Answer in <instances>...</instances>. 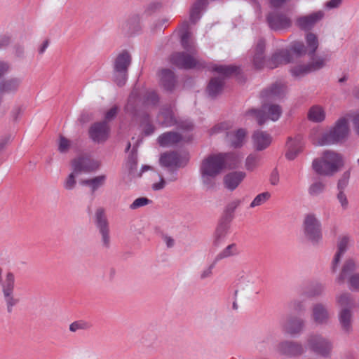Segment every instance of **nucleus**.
<instances>
[{"instance_id":"f257e3e1","label":"nucleus","mask_w":359,"mask_h":359,"mask_svg":"<svg viewBox=\"0 0 359 359\" xmlns=\"http://www.w3.org/2000/svg\"><path fill=\"white\" fill-rule=\"evenodd\" d=\"M287 86L282 81H276L261 93L262 106L260 110L252 109L246 112V116H253L259 125L264 124L267 120L276 121L282 114L281 107L274 103L285 94Z\"/></svg>"},{"instance_id":"f03ea898","label":"nucleus","mask_w":359,"mask_h":359,"mask_svg":"<svg viewBox=\"0 0 359 359\" xmlns=\"http://www.w3.org/2000/svg\"><path fill=\"white\" fill-rule=\"evenodd\" d=\"M350 114L339 117L325 133H323L318 138L315 137L316 133L318 129H314L312 131L311 137L315 143L319 146L337 144L344 142L350 135V128L348 118Z\"/></svg>"},{"instance_id":"7ed1b4c3","label":"nucleus","mask_w":359,"mask_h":359,"mask_svg":"<svg viewBox=\"0 0 359 359\" xmlns=\"http://www.w3.org/2000/svg\"><path fill=\"white\" fill-rule=\"evenodd\" d=\"M224 170L223 162L218 154H210L204 158L200 164L201 180L205 189H212L216 187L217 178Z\"/></svg>"},{"instance_id":"20e7f679","label":"nucleus","mask_w":359,"mask_h":359,"mask_svg":"<svg viewBox=\"0 0 359 359\" xmlns=\"http://www.w3.org/2000/svg\"><path fill=\"white\" fill-rule=\"evenodd\" d=\"M344 165L342 156L332 150L323 152L320 158L313 162L314 170L319 175L332 176L338 172Z\"/></svg>"},{"instance_id":"39448f33","label":"nucleus","mask_w":359,"mask_h":359,"mask_svg":"<svg viewBox=\"0 0 359 359\" xmlns=\"http://www.w3.org/2000/svg\"><path fill=\"white\" fill-rule=\"evenodd\" d=\"M3 269L0 267V288L2 297L6 306V310L11 313L14 306L19 303V299L15 295V276L12 272H7L2 276Z\"/></svg>"},{"instance_id":"423d86ee","label":"nucleus","mask_w":359,"mask_h":359,"mask_svg":"<svg viewBox=\"0 0 359 359\" xmlns=\"http://www.w3.org/2000/svg\"><path fill=\"white\" fill-rule=\"evenodd\" d=\"M303 230L305 238L313 246H319L323 243L321 222L315 215H306L303 222Z\"/></svg>"},{"instance_id":"0eeeda50","label":"nucleus","mask_w":359,"mask_h":359,"mask_svg":"<svg viewBox=\"0 0 359 359\" xmlns=\"http://www.w3.org/2000/svg\"><path fill=\"white\" fill-rule=\"evenodd\" d=\"M213 70L221 74L218 77H213L209 82L207 87V91L210 96L215 97L219 94L224 86V77L229 76L233 74H236L239 72V69L236 66L232 65H219L215 66Z\"/></svg>"},{"instance_id":"6e6552de","label":"nucleus","mask_w":359,"mask_h":359,"mask_svg":"<svg viewBox=\"0 0 359 359\" xmlns=\"http://www.w3.org/2000/svg\"><path fill=\"white\" fill-rule=\"evenodd\" d=\"M170 62L176 67L184 69L203 67V63L196 55V53H191L186 51L175 53L170 56Z\"/></svg>"},{"instance_id":"1a4fd4ad","label":"nucleus","mask_w":359,"mask_h":359,"mask_svg":"<svg viewBox=\"0 0 359 359\" xmlns=\"http://www.w3.org/2000/svg\"><path fill=\"white\" fill-rule=\"evenodd\" d=\"M306 344L309 349L324 357L330 356L333 348L332 342L318 334H310L306 339Z\"/></svg>"},{"instance_id":"9d476101","label":"nucleus","mask_w":359,"mask_h":359,"mask_svg":"<svg viewBox=\"0 0 359 359\" xmlns=\"http://www.w3.org/2000/svg\"><path fill=\"white\" fill-rule=\"evenodd\" d=\"M356 269V264L352 259H348L343 265L341 271L336 278V282L341 285L348 280L349 287L352 290H359V273L353 274Z\"/></svg>"},{"instance_id":"9b49d317","label":"nucleus","mask_w":359,"mask_h":359,"mask_svg":"<svg viewBox=\"0 0 359 359\" xmlns=\"http://www.w3.org/2000/svg\"><path fill=\"white\" fill-rule=\"evenodd\" d=\"M131 58L127 52H123L117 55L114 65V79L116 84L122 86L127 79V71L130 64Z\"/></svg>"},{"instance_id":"f8f14e48","label":"nucleus","mask_w":359,"mask_h":359,"mask_svg":"<svg viewBox=\"0 0 359 359\" xmlns=\"http://www.w3.org/2000/svg\"><path fill=\"white\" fill-rule=\"evenodd\" d=\"M95 217L96 227L101 235L102 245L104 248L107 249L110 247L109 226L104 209H97Z\"/></svg>"},{"instance_id":"ddd939ff","label":"nucleus","mask_w":359,"mask_h":359,"mask_svg":"<svg viewBox=\"0 0 359 359\" xmlns=\"http://www.w3.org/2000/svg\"><path fill=\"white\" fill-rule=\"evenodd\" d=\"M101 163L88 156H79L73 159L71 162L72 169L74 173L80 175L81 172H90L97 170L100 167Z\"/></svg>"},{"instance_id":"4468645a","label":"nucleus","mask_w":359,"mask_h":359,"mask_svg":"<svg viewBox=\"0 0 359 359\" xmlns=\"http://www.w3.org/2000/svg\"><path fill=\"white\" fill-rule=\"evenodd\" d=\"M269 27L274 31H280L290 28L292 26V20L285 13L280 12H271L266 16Z\"/></svg>"},{"instance_id":"2eb2a0df","label":"nucleus","mask_w":359,"mask_h":359,"mask_svg":"<svg viewBox=\"0 0 359 359\" xmlns=\"http://www.w3.org/2000/svg\"><path fill=\"white\" fill-rule=\"evenodd\" d=\"M188 161L189 158L186 155L182 156L175 151L163 153L159 160L161 165L167 168L184 167L187 165Z\"/></svg>"},{"instance_id":"dca6fc26","label":"nucleus","mask_w":359,"mask_h":359,"mask_svg":"<svg viewBox=\"0 0 359 359\" xmlns=\"http://www.w3.org/2000/svg\"><path fill=\"white\" fill-rule=\"evenodd\" d=\"M110 128L105 121L97 122L89 128V135L91 140L97 143L105 142L109 136Z\"/></svg>"},{"instance_id":"f3484780","label":"nucleus","mask_w":359,"mask_h":359,"mask_svg":"<svg viewBox=\"0 0 359 359\" xmlns=\"http://www.w3.org/2000/svg\"><path fill=\"white\" fill-rule=\"evenodd\" d=\"M330 318V313L326 304L318 302L311 308V319L318 325H327Z\"/></svg>"},{"instance_id":"a211bd4d","label":"nucleus","mask_w":359,"mask_h":359,"mask_svg":"<svg viewBox=\"0 0 359 359\" xmlns=\"http://www.w3.org/2000/svg\"><path fill=\"white\" fill-rule=\"evenodd\" d=\"M247 135L246 129L238 128L233 131L226 132V140L231 147L241 148L246 142Z\"/></svg>"},{"instance_id":"6ab92c4d","label":"nucleus","mask_w":359,"mask_h":359,"mask_svg":"<svg viewBox=\"0 0 359 359\" xmlns=\"http://www.w3.org/2000/svg\"><path fill=\"white\" fill-rule=\"evenodd\" d=\"M277 350L280 353L287 356H297L304 352L302 344L290 341L280 343L277 346Z\"/></svg>"},{"instance_id":"aec40b11","label":"nucleus","mask_w":359,"mask_h":359,"mask_svg":"<svg viewBox=\"0 0 359 359\" xmlns=\"http://www.w3.org/2000/svg\"><path fill=\"white\" fill-rule=\"evenodd\" d=\"M323 15V12L319 11L307 15L301 16L297 19L296 25L302 29L309 30L320 21Z\"/></svg>"},{"instance_id":"412c9836","label":"nucleus","mask_w":359,"mask_h":359,"mask_svg":"<svg viewBox=\"0 0 359 359\" xmlns=\"http://www.w3.org/2000/svg\"><path fill=\"white\" fill-rule=\"evenodd\" d=\"M246 176L245 172L242 171H233L227 173L224 176L223 184L229 191L235 190Z\"/></svg>"},{"instance_id":"4be33fe9","label":"nucleus","mask_w":359,"mask_h":359,"mask_svg":"<svg viewBox=\"0 0 359 359\" xmlns=\"http://www.w3.org/2000/svg\"><path fill=\"white\" fill-rule=\"evenodd\" d=\"M281 326L289 334H297L303 330L304 321L297 317H287L281 321Z\"/></svg>"},{"instance_id":"5701e85b","label":"nucleus","mask_w":359,"mask_h":359,"mask_svg":"<svg viewBox=\"0 0 359 359\" xmlns=\"http://www.w3.org/2000/svg\"><path fill=\"white\" fill-rule=\"evenodd\" d=\"M252 141L255 150L262 151L271 143V137L267 133L258 130L252 134Z\"/></svg>"},{"instance_id":"b1692460","label":"nucleus","mask_w":359,"mask_h":359,"mask_svg":"<svg viewBox=\"0 0 359 359\" xmlns=\"http://www.w3.org/2000/svg\"><path fill=\"white\" fill-rule=\"evenodd\" d=\"M292 61L291 55L287 50H279L273 53L267 63L270 69H274L279 65L287 64Z\"/></svg>"},{"instance_id":"393cba45","label":"nucleus","mask_w":359,"mask_h":359,"mask_svg":"<svg viewBox=\"0 0 359 359\" xmlns=\"http://www.w3.org/2000/svg\"><path fill=\"white\" fill-rule=\"evenodd\" d=\"M304 143L300 137H297L294 139L290 138L287 142V151L285 156L289 160L294 159L302 151Z\"/></svg>"},{"instance_id":"a878e982","label":"nucleus","mask_w":359,"mask_h":359,"mask_svg":"<svg viewBox=\"0 0 359 359\" xmlns=\"http://www.w3.org/2000/svg\"><path fill=\"white\" fill-rule=\"evenodd\" d=\"M22 83L20 77H11L0 82V95L15 93Z\"/></svg>"},{"instance_id":"bb28decb","label":"nucleus","mask_w":359,"mask_h":359,"mask_svg":"<svg viewBox=\"0 0 359 359\" xmlns=\"http://www.w3.org/2000/svg\"><path fill=\"white\" fill-rule=\"evenodd\" d=\"M240 289L243 291H250L255 285V278L250 271H241L238 274Z\"/></svg>"},{"instance_id":"cd10ccee","label":"nucleus","mask_w":359,"mask_h":359,"mask_svg":"<svg viewBox=\"0 0 359 359\" xmlns=\"http://www.w3.org/2000/svg\"><path fill=\"white\" fill-rule=\"evenodd\" d=\"M265 42L264 40H259L255 47V54L252 58V63L254 67L257 69H261L264 67L265 64L264 56Z\"/></svg>"},{"instance_id":"c85d7f7f","label":"nucleus","mask_w":359,"mask_h":359,"mask_svg":"<svg viewBox=\"0 0 359 359\" xmlns=\"http://www.w3.org/2000/svg\"><path fill=\"white\" fill-rule=\"evenodd\" d=\"M339 320L342 330L349 333L352 330L353 310L341 309L339 313Z\"/></svg>"},{"instance_id":"c756f323","label":"nucleus","mask_w":359,"mask_h":359,"mask_svg":"<svg viewBox=\"0 0 359 359\" xmlns=\"http://www.w3.org/2000/svg\"><path fill=\"white\" fill-rule=\"evenodd\" d=\"M182 140V136L175 132L163 133L158 138V142L161 147L172 146Z\"/></svg>"},{"instance_id":"7c9ffc66","label":"nucleus","mask_w":359,"mask_h":359,"mask_svg":"<svg viewBox=\"0 0 359 359\" xmlns=\"http://www.w3.org/2000/svg\"><path fill=\"white\" fill-rule=\"evenodd\" d=\"M307 118L310 121L321 123L325 120L326 113L325 109L320 105H313L309 108Z\"/></svg>"},{"instance_id":"2f4dec72","label":"nucleus","mask_w":359,"mask_h":359,"mask_svg":"<svg viewBox=\"0 0 359 359\" xmlns=\"http://www.w3.org/2000/svg\"><path fill=\"white\" fill-rule=\"evenodd\" d=\"M218 156H221L224 170L227 168L230 169L235 168L240 163V158L235 153H219Z\"/></svg>"},{"instance_id":"473e14b6","label":"nucleus","mask_w":359,"mask_h":359,"mask_svg":"<svg viewBox=\"0 0 359 359\" xmlns=\"http://www.w3.org/2000/svg\"><path fill=\"white\" fill-rule=\"evenodd\" d=\"M158 121L161 125L166 127L175 125L176 121L172 109L170 107L163 109L158 116Z\"/></svg>"},{"instance_id":"72a5a7b5","label":"nucleus","mask_w":359,"mask_h":359,"mask_svg":"<svg viewBox=\"0 0 359 359\" xmlns=\"http://www.w3.org/2000/svg\"><path fill=\"white\" fill-rule=\"evenodd\" d=\"M161 82L165 89L172 90L175 84L173 72L170 69H163L161 72Z\"/></svg>"},{"instance_id":"f704fd0d","label":"nucleus","mask_w":359,"mask_h":359,"mask_svg":"<svg viewBox=\"0 0 359 359\" xmlns=\"http://www.w3.org/2000/svg\"><path fill=\"white\" fill-rule=\"evenodd\" d=\"M106 181V175H102L95 177L83 180L80 182L81 184L88 186L90 188L92 193L102 187Z\"/></svg>"},{"instance_id":"c9c22d12","label":"nucleus","mask_w":359,"mask_h":359,"mask_svg":"<svg viewBox=\"0 0 359 359\" xmlns=\"http://www.w3.org/2000/svg\"><path fill=\"white\" fill-rule=\"evenodd\" d=\"M229 229V224L227 222H222L217 226L215 236H214V244L215 245H219L226 238Z\"/></svg>"},{"instance_id":"e433bc0d","label":"nucleus","mask_w":359,"mask_h":359,"mask_svg":"<svg viewBox=\"0 0 359 359\" xmlns=\"http://www.w3.org/2000/svg\"><path fill=\"white\" fill-rule=\"evenodd\" d=\"M207 0H197L194 3L190 11V20L196 23L201 17V11L207 6Z\"/></svg>"},{"instance_id":"4c0bfd02","label":"nucleus","mask_w":359,"mask_h":359,"mask_svg":"<svg viewBox=\"0 0 359 359\" xmlns=\"http://www.w3.org/2000/svg\"><path fill=\"white\" fill-rule=\"evenodd\" d=\"M337 303L341 309L353 310L355 306V302L349 293L344 292L337 297Z\"/></svg>"},{"instance_id":"58836bf2","label":"nucleus","mask_w":359,"mask_h":359,"mask_svg":"<svg viewBox=\"0 0 359 359\" xmlns=\"http://www.w3.org/2000/svg\"><path fill=\"white\" fill-rule=\"evenodd\" d=\"M181 45L186 52L196 53V46L191 37V34L186 31L181 36Z\"/></svg>"},{"instance_id":"ea45409f","label":"nucleus","mask_w":359,"mask_h":359,"mask_svg":"<svg viewBox=\"0 0 359 359\" xmlns=\"http://www.w3.org/2000/svg\"><path fill=\"white\" fill-rule=\"evenodd\" d=\"M307 54L313 55L319 46L318 36L311 32H309L306 36Z\"/></svg>"},{"instance_id":"a19ab883","label":"nucleus","mask_w":359,"mask_h":359,"mask_svg":"<svg viewBox=\"0 0 359 359\" xmlns=\"http://www.w3.org/2000/svg\"><path fill=\"white\" fill-rule=\"evenodd\" d=\"M261 157L257 154H250L245 160V168L248 171L255 170L259 165Z\"/></svg>"},{"instance_id":"79ce46f5","label":"nucleus","mask_w":359,"mask_h":359,"mask_svg":"<svg viewBox=\"0 0 359 359\" xmlns=\"http://www.w3.org/2000/svg\"><path fill=\"white\" fill-rule=\"evenodd\" d=\"M238 253L236 245L233 243L229 245L222 252H220L215 257V262H218L222 259L233 256Z\"/></svg>"},{"instance_id":"37998d69","label":"nucleus","mask_w":359,"mask_h":359,"mask_svg":"<svg viewBox=\"0 0 359 359\" xmlns=\"http://www.w3.org/2000/svg\"><path fill=\"white\" fill-rule=\"evenodd\" d=\"M140 93L137 89H134L129 95L126 109L128 111L133 112L135 110L137 103L139 102Z\"/></svg>"},{"instance_id":"c03bdc74","label":"nucleus","mask_w":359,"mask_h":359,"mask_svg":"<svg viewBox=\"0 0 359 359\" xmlns=\"http://www.w3.org/2000/svg\"><path fill=\"white\" fill-rule=\"evenodd\" d=\"M290 72L292 75L295 78H301L312 72L308 64L297 65L291 69Z\"/></svg>"},{"instance_id":"a18cd8bd","label":"nucleus","mask_w":359,"mask_h":359,"mask_svg":"<svg viewBox=\"0 0 359 359\" xmlns=\"http://www.w3.org/2000/svg\"><path fill=\"white\" fill-rule=\"evenodd\" d=\"M232 125L229 122H222L215 124L213 127L210 128L209 130V133L210 135H217L224 132H227L229 129H231Z\"/></svg>"},{"instance_id":"49530a36","label":"nucleus","mask_w":359,"mask_h":359,"mask_svg":"<svg viewBox=\"0 0 359 359\" xmlns=\"http://www.w3.org/2000/svg\"><path fill=\"white\" fill-rule=\"evenodd\" d=\"M126 166L132 177H137V156L132 153L128 158Z\"/></svg>"},{"instance_id":"de8ad7c7","label":"nucleus","mask_w":359,"mask_h":359,"mask_svg":"<svg viewBox=\"0 0 359 359\" xmlns=\"http://www.w3.org/2000/svg\"><path fill=\"white\" fill-rule=\"evenodd\" d=\"M91 327V325L83 320H78L73 322L69 325V330L72 332H76L79 330H86Z\"/></svg>"},{"instance_id":"09e8293b","label":"nucleus","mask_w":359,"mask_h":359,"mask_svg":"<svg viewBox=\"0 0 359 359\" xmlns=\"http://www.w3.org/2000/svg\"><path fill=\"white\" fill-rule=\"evenodd\" d=\"M325 185L322 182L313 183L309 188V194L313 196H317L322 194L325 189Z\"/></svg>"},{"instance_id":"8fccbe9b","label":"nucleus","mask_w":359,"mask_h":359,"mask_svg":"<svg viewBox=\"0 0 359 359\" xmlns=\"http://www.w3.org/2000/svg\"><path fill=\"white\" fill-rule=\"evenodd\" d=\"M271 196L269 192H263L258 194L250 203V208L259 206L264 203Z\"/></svg>"},{"instance_id":"3c124183","label":"nucleus","mask_w":359,"mask_h":359,"mask_svg":"<svg viewBox=\"0 0 359 359\" xmlns=\"http://www.w3.org/2000/svg\"><path fill=\"white\" fill-rule=\"evenodd\" d=\"M79 174L74 173V170H72L64 182V188L66 190H72L75 187L76 184V177Z\"/></svg>"},{"instance_id":"603ef678","label":"nucleus","mask_w":359,"mask_h":359,"mask_svg":"<svg viewBox=\"0 0 359 359\" xmlns=\"http://www.w3.org/2000/svg\"><path fill=\"white\" fill-rule=\"evenodd\" d=\"M326 59L323 57H318L313 60V61L308 64L311 72L319 70L325 67Z\"/></svg>"},{"instance_id":"864d4df0","label":"nucleus","mask_w":359,"mask_h":359,"mask_svg":"<svg viewBox=\"0 0 359 359\" xmlns=\"http://www.w3.org/2000/svg\"><path fill=\"white\" fill-rule=\"evenodd\" d=\"M349 237L347 236H343L340 237L337 243V252L344 255L347 250L349 243Z\"/></svg>"},{"instance_id":"5fc2aeb1","label":"nucleus","mask_w":359,"mask_h":359,"mask_svg":"<svg viewBox=\"0 0 359 359\" xmlns=\"http://www.w3.org/2000/svg\"><path fill=\"white\" fill-rule=\"evenodd\" d=\"M325 292V285L322 283H315L311 286L309 293V297H318L323 295Z\"/></svg>"},{"instance_id":"6e6d98bb","label":"nucleus","mask_w":359,"mask_h":359,"mask_svg":"<svg viewBox=\"0 0 359 359\" xmlns=\"http://www.w3.org/2000/svg\"><path fill=\"white\" fill-rule=\"evenodd\" d=\"M351 173L350 171H346L343 173L341 177L337 183V189L339 191H344L348 184Z\"/></svg>"},{"instance_id":"4d7b16f0","label":"nucleus","mask_w":359,"mask_h":359,"mask_svg":"<svg viewBox=\"0 0 359 359\" xmlns=\"http://www.w3.org/2000/svg\"><path fill=\"white\" fill-rule=\"evenodd\" d=\"M349 118H351L353 131L359 137V111L355 112L353 115L350 114Z\"/></svg>"},{"instance_id":"13d9d810","label":"nucleus","mask_w":359,"mask_h":359,"mask_svg":"<svg viewBox=\"0 0 359 359\" xmlns=\"http://www.w3.org/2000/svg\"><path fill=\"white\" fill-rule=\"evenodd\" d=\"M151 203V201L145 197H140L136 198L133 203L130 204V208L135 210L139 208L140 207L148 205Z\"/></svg>"},{"instance_id":"bf43d9fd","label":"nucleus","mask_w":359,"mask_h":359,"mask_svg":"<svg viewBox=\"0 0 359 359\" xmlns=\"http://www.w3.org/2000/svg\"><path fill=\"white\" fill-rule=\"evenodd\" d=\"M154 175L158 177V181L154 182L151 184V189L154 191H160L165 188L166 185V181L163 178V177L158 173H154Z\"/></svg>"},{"instance_id":"052dcab7","label":"nucleus","mask_w":359,"mask_h":359,"mask_svg":"<svg viewBox=\"0 0 359 359\" xmlns=\"http://www.w3.org/2000/svg\"><path fill=\"white\" fill-rule=\"evenodd\" d=\"M292 50L299 56L307 54V49L302 42H294L292 46Z\"/></svg>"},{"instance_id":"680f3d73","label":"nucleus","mask_w":359,"mask_h":359,"mask_svg":"<svg viewBox=\"0 0 359 359\" xmlns=\"http://www.w3.org/2000/svg\"><path fill=\"white\" fill-rule=\"evenodd\" d=\"M71 142L63 136L60 137L58 150L61 153H66L70 148Z\"/></svg>"},{"instance_id":"e2e57ef3","label":"nucleus","mask_w":359,"mask_h":359,"mask_svg":"<svg viewBox=\"0 0 359 359\" xmlns=\"http://www.w3.org/2000/svg\"><path fill=\"white\" fill-rule=\"evenodd\" d=\"M147 104H154L158 102V96L156 93L147 92L145 95V101Z\"/></svg>"},{"instance_id":"0e129e2a","label":"nucleus","mask_w":359,"mask_h":359,"mask_svg":"<svg viewBox=\"0 0 359 359\" xmlns=\"http://www.w3.org/2000/svg\"><path fill=\"white\" fill-rule=\"evenodd\" d=\"M117 112H118V107L116 106H114L113 107H111L109 110H108L106 112L104 121L107 123L108 121L113 120L116 117Z\"/></svg>"},{"instance_id":"69168bd1","label":"nucleus","mask_w":359,"mask_h":359,"mask_svg":"<svg viewBox=\"0 0 359 359\" xmlns=\"http://www.w3.org/2000/svg\"><path fill=\"white\" fill-rule=\"evenodd\" d=\"M241 201L240 199H234L226 207V212L227 213H232L241 205Z\"/></svg>"},{"instance_id":"338daca9","label":"nucleus","mask_w":359,"mask_h":359,"mask_svg":"<svg viewBox=\"0 0 359 359\" xmlns=\"http://www.w3.org/2000/svg\"><path fill=\"white\" fill-rule=\"evenodd\" d=\"M217 262H214L212 264H211L208 267H207L206 269H205L200 274V278L201 280H204L207 278H209L211 276L212 273V269H214L215 267V263Z\"/></svg>"},{"instance_id":"774afa93","label":"nucleus","mask_w":359,"mask_h":359,"mask_svg":"<svg viewBox=\"0 0 359 359\" xmlns=\"http://www.w3.org/2000/svg\"><path fill=\"white\" fill-rule=\"evenodd\" d=\"M337 199L340 203L342 208L346 210L348 208V202L344 191H339L337 194Z\"/></svg>"}]
</instances>
